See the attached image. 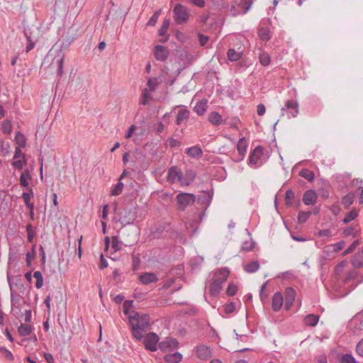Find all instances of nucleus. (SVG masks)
Listing matches in <instances>:
<instances>
[{
    "label": "nucleus",
    "mask_w": 363,
    "mask_h": 363,
    "mask_svg": "<svg viewBox=\"0 0 363 363\" xmlns=\"http://www.w3.org/2000/svg\"><path fill=\"white\" fill-rule=\"evenodd\" d=\"M230 272L226 269H222L215 273V278L210 285V293L213 296L219 294L222 289V285L225 283L229 276Z\"/></svg>",
    "instance_id": "f257e3e1"
},
{
    "label": "nucleus",
    "mask_w": 363,
    "mask_h": 363,
    "mask_svg": "<svg viewBox=\"0 0 363 363\" xmlns=\"http://www.w3.org/2000/svg\"><path fill=\"white\" fill-rule=\"evenodd\" d=\"M129 323L140 329L147 330L150 328V316L147 314L140 315L137 311H133L129 315Z\"/></svg>",
    "instance_id": "f03ea898"
},
{
    "label": "nucleus",
    "mask_w": 363,
    "mask_h": 363,
    "mask_svg": "<svg viewBox=\"0 0 363 363\" xmlns=\"http://www.w3.org/2000/svg\"><path fill=\"white\" fill-rule=\"evenodd\" d=\"M176 201L178 210L184 211L188 206L195 203L196 196L191 193L180 192L177 195Z\"/></svg>",
    "instance_id": "7ed1b4c3"
},
{
    "label": "nucleus",
    "mask_w": 363,
    "mask_h": 363,
    "mask_svg": "<svg viewBox=\"0 0 363 363\" xmlns=\"http://www.w3.org/2000/svg\"><path fill=\"white\" fill-rule=\"evenodd\" d=\"M174 20L177 24L186 23L189 18L188 9L181 4H177L173 9Z\"/></svg>",
    "instance_id": "20e7f679"
},
{
    "label": "nucleus",
    "mask_w": 363,
    "mask_h": 363,
    "mask_svg": "<svg viewBox=\"0 0 363 363\" xmlns=\"http://www.w3.org/2000/svg\"><path fill=\"white\" fill-rule=\"evenodd\" d=\"M159 336L153 332L149 333L145 336L143 344L145 348L150 351H156L157 349V343H159Z\"/></svg>",
    "instance_id": "39448f33"
},
{
    "label": "nucleus",
    "mask_w": 363,
    "mask_h": 363,
    "mask_svg": "<svg viewBox=\"0 0 363 363\" xmlns=\"http://www.w3.org/2000/svg\"><path fill=\"white\" fill-rule=\"evenodd\" d=\"M138 230L135 228L125 229L122 231L125 246H132L137 241Z\"/></svg>",
    "instance_id": "423d86ee"
},
{
    "label": "nucleus",
    "mask_w": 363,
    "mask_h": 363,
    "mask_svg": "<svg viewBox=\"0 0 363 363\" xmlns=\"http://www.w3.org/2000/svg\"><path fill=\"white\" fill-rule=\"evenodd\" d=\"M179 346V342L177 339L173 337H167L164 340L158 343V347L161 351L165 352L172 351Z\"/></svg>",
    "instance_id": "0eeeda50"
},
{
    "label": "nucleus",
    "mask_w": 363,
    "mask_h": 363,
    "mask_svg": "<svg viewBox=\"0 0 363 363\" xmlns=\"http://www.w3.org/2000/svg\"><path fill=\"white\" fill-rule=\"evenodd\" d=\"M182 170L177 166H172L167 172V179L169 183L174 184L176 182H180L182 184Z\"/></svg>",
    "instance_id": "6e6552de"
},
{
    "label": "nucleus",
    "mask_w": 363,
    "mask_h": 363,
    "mask_svg": "<svg viewBox=\"0 0 363 363\" xmlns=\"http://www.w3.org/2000/svg\"><path fill=\"white\" fill-rule=\"evenodd\" d=\"M169 54V52L167 48L160 45L155 47L154 55L157 60L162 62L165 61L167 59Z\"/></svg>",
    "instance_id": "1a4fd4ad"
},
{
    "label": "nucleus",
    "mask_w": 363,
    "mask_h": 363,
    "mask_svg": "<svg viewBox=\"0 0 363 363\" xmlns=\"http://www.w3.org/2000/svg\"><path fill=\"white\" fill-rule=\"evenodd\" d=\"M296 298V291L291 287H287L285 290V305L284 308L286 311L289 310Z\"/></svg>",
    "instance_id": "9d476101"
},
{
    "label": "nucleus",
    "mask_w": 363,
    "mask_h": 363,
    "mask_svg": "<svg viewBox=\"0 0 363 363\" xmlns=\"http://www.w3.org/2000/svg\"><path fill=\"white\" fill-rule=\"evenodd\" d=\"M213 198V194L207 191H203L201 194L198 196L197 203L203 206L202 208L206 211L209 206Z\"/></svg>",
    "instance_id": "9b49d317"
},
{
    "label": "nucleus",
    "mask_w": 363,
    "mask_h": 363,
    "mask_svg": "<svg viewBox=\"0 0 363 363\" xmlns=\"http://www.w3.org/2000/svg\"><path fill=\"white\" fill-rule=\"evenodd\" d=\"M196 172L192 169H186L185 173H182V186H189L195 179Z\"/></svg>",
    "instance_id": "f8f14e48"
},
{
    "label": "nucleus",
    "mask_w": 363,
    "mask_h": 363,
    "mask_svg": "<svg viewBox=\"0 0 363 363\" xmlns=\"http://www.w3.org/2000/svg\"><path fill=\"white\" fill-rule=\"evenodd\" d=\"M136 217L135 208H133V210H129L127 215L125 214L124 216L121 217L119 221L122 226L124 227L126 225L133 224Z\"/></svg>",
    "instance_id": "ddd939ff"
},
{
    "label": "nucleus",
    "mask_w": 363,
    "mask_h": 363,
    "mask_svg": "<svg viewBox=\"0 0 363 363\" xmlns=\"http://www.w3.org/2000/svg\"><path fill=\"white\" fill-rule=\"evenodd\" d=\"M318 196L315 191L309 189L304 192L303 202L307 206L313 205L316 202Z\"/></svg>",
    "instance_id": "4468645a"
},
{
    "label": "nucleus",
    "mask_w": 363,
    "mask_h": 363,
    "mask_svg": "<svg viewBox=\"0 0 363 363\" xmlns=\"http://www.w3.org/2000/svg\"><path fill=\"white\" fill-rule=\"evenodd\" d=\"M139 279L143 284L155 283L158 281L157 275L153 272H145L139 277Z\"/></svg>",
    "instance_id": "2eb2a0df"
},
{
    "label": "nucleus",
    "mask_w": 363,
    "mask_h": 363,
    "mask_svg": "<svg viewBox=\"0 0 363 363\" xmlns=\"http://www.w3.org/2000/svg\"><path fill=\"white\" fill-rule=\"evenodd\" d=\"M263 155V147L262 146H257L250 152L249 156L250 163L256 164L258 160L261 158Z\"/></svg>",
    "instance_id": "dca6fc26"
},
{
    "label": "nucleus",
    "mask_w": 363,
    "mask_h": 363,
    "mask_svg": "<svg viewBox=\"0 0 363 363\" xmlns=\"http://www.w3.org/2000/svg\"><path fill=\"white\" fill-rule=\"evenodd\" d=\"M283 296L280 292H276L272 297V308L274 311H278L281 309L283 305Z\"/></svg>",
    "instance_id": "f3484780"
},
{
    "label": "nucleus",
    "mask_w": 363,
    "mask_h": 363,
    "mask_svg": "<svg viewBox=\"0 0 363 363\" xmlns=\"http://www.w3.org/2000/svg\"><path fill=\"white\" fill-rule=\"evenodd\" d=\"M352 264L355 268L363 267V247L360 251L353 256L352 259Z\"/></svg>",
    "instance_id": "a211bd4d"
},
{
    "label": "nucleus",
    "mask_w": 363,
    "mask_h": 363,
    "mask_svg": "<svg viewBox=\"0 0 363 363\" xmlns=\"http://www.w3.org/2000/svg\"><path fill=\"white\" fill-rule=\"evenodd\" d=\"M197 356L201 359H207L211 357L209 348L205 345H200L196 350Z\"/></svg>",
    "instance_id": "6ab92c4d"
},
{
    "label": "nucleus",
    "mask_w": 363,
    "mask_h": 363,
    "mask_svg": "<svg viewBox=\"0 0 363 363\" xmlns=\"http://www.w3.org/2000/svg\"><path fill=\"white\" fill-rule=\"evenodd\" d=\"M190 112L186 108H182L179 111L177 119H176V123L178 125H182L184 121H186L189 117Z\"/></svg>",
    "instance_id": "aec40b11"
},
{
    "label": "nucleus",
    "mask_w": 363,
    "mask_h": 363,
    "mask_svg": "<svg viewBox=\"0 0 363 363\" xmlns=\"http://www.w3.org/2000/svg\"><path fill=\"white\" fill-rule=\"evenodd\" d=\"M182 359V355L178 352L173 354H167L164 357V361L167 363H179Z\"/></svg>",
    "instance_id": "412c9836"
},
{
    "label": "nucleus",
    "mask_w": 363,
    "mask_h": 363,
    "mask_svg": "<svg viewBox=\"0 0 363 363\" xmlns=\"http://www.w3.org/2000/svg\"><path fill=\"white\" fill-rule=\"evenodd\" d=\"M285 107L287 109L291 110L290 112L292 117H296L298 113V104L296 101L289 100L285 104Z\"/></svg>",
    "instance_id": "4be33fe9"
},
{
    "label": "nucleus",
    "mask_w": 363,
    "mask_h": 363,
    "mask_svg": "<svg viewBox=\"0 0 363 363\" xmlns=\"http://www.w3.org/2000/svg\"><path fill=\"white\" fill-rule=\"evenodd\" d=\"M186 154L194 158H199L203 155V151L199 146H193L186 149Z\"/></svg>",
    "instance_id": "5701e85b"
},
{
    "label": "nucleus",
    "mask_w": 363,
    "mask_h": 363,
    "mask_svg": "<svg viewBox=\"0 0 363 363\" xmlns=\"http://www.w3.org/2000/svg\"><path fill=\"white\" fill-rule=\"evenodd\" d=\"M319 320V315L315 314H308L304 318V323L306 325L310 327L315 326Z\"/></svg>",
    "instance_id": "b1692460"
},
{
    "label": "nucleus",
    "mask_w": 363,
    "mask_h": 363,
    "mask_svg": "<svg viewBox=\"0 0 363 363\" xmlns=\"http://www.w3.org/2000/svg\"><path fill=\"white\" fill-rule=\"evenodd\" d=\"M207 108V101H198L194 108V111L199 116L204 114Z\"/></svg>",
    "instance_id": "393cba45"
},
{
    "label": "nucleus",
    "mask_w": 363,
    "mask_h": 363,
    "mask_svg": "<svg viewBox=\"0 0 363 363\" xmlns=\"http://www.w3.org/2000/svg\"><path fill=\"white\" fill-rule=\"evenodd\" d=\"M247 145L245 142V138H242L239 140L238 145H237V149L239 152V154L242 156L240 160H242L243 157L245 155V153L247 152Z\"/></svg>",
    "instance_id": "a878e982"
},
{
    "label": "nucleus",
    "mask_w": 363,
    "mask_h": 363,
    "mask_svg": "<svg viewBox=\"0 0 363 363\" xmlns=\"http://www.w3.org/2000/svg\"><path fill=\"white\" fill-rule=\"evenodd\" d=\"M31 196H33V191L32 189H29V192H23L22 194L26 206L28 208H34L33 203L30 202Z\"/></svg>",
    "instance_id": "bb28decb"
},
{
    "label": "nucleus",
    "mask_w": 363,
    "mask_h": 363,
    "mask_svg": "<svg viewBox=\"0 0 363 363\" xmlns=\"http://www.w3.org/2000/svg\"><path fill=\"white\" fill-rule=\"evenodd\" d=\"M31 179V175L28 169H25L20 177V184L23 187H27L29 184L28 180Z\"/></svg>",
    "instance_id": "cd10ccee"
},
{
    "label": "nucleus",
    "mask_w": 363,
    "mask_h": 363,
    "mask_svg": "<svg viewBox=\"0 0 363 363\" xmlns=\"http://www.w3.org/2000/svg\"><path fill=\"white\" fill-rule=\"evenodd\" d=\"M235 3L238 7H240L245 13L250 10L252 1L251 0H235Z\"/></svg>",
    "instance_id": "c85d7f7f"
},
{
    "label": "nucleus",
    "mask_w": 363,
    "mask_h": 363,
    "mask_svg": "<svg viewBox=\"0 0 363 363\" xmlns=\"http://www.w3.org/2000/svg\"><path fill=\"white\" fill-rule=\"evenodd\" d=\"M32 329L33 328L30 325L21 324L18 328V332L21 336H27L32 333Z\"/></svg>",
    "instance_id": "c756f323"
},
{
    "label": "nucleus",
    "mask_w": 363,
    "mask_h": 363,
    "mask_svg": "<svg viewBox=\"0 0 363 363\" xmlns=\"http://www.w3.org/2000/svg\"><path fill=\"white\" fill-rule=\"evenodd\" d=\"M228 57L230 61H238L242 57V52L235 51V49H229L228 50Z\"/></svg>",
    "instance_id": "7c9ffc66"
},
{
    "label": "nucleus",
    "mask_w": 363,
    "mask_h": 363,
    "mask_svg": "<svg viewBox=\"0 0 363 363\" xmlns=\"http://www.w3.org/2000/svg\"><path fill=\"white\" fill-rule=\"evenodd\" d=\"M209 121L214 125L221 123V116L218 112H211L208 117Z\"/></svg>",
    "instance_id": "2f4dec72"
},
{
    "label": "nucleus",
    "mask_w": 363,
    "mask_h": 363,
    "mask_svg": "<svg viewBox=\"0 0 363 363\" xmlns=\"http://www.w3.org/2000/svg\"><path fill=\"white\" fill-rule=\"evenodd\" d=\"M170 25V18H165L162 23V26L158 30V35L160 36L164 37L166 35L167 32L169 28Z\"/></svg>",
    "instance_id": "473e14b6"
},
{
    "label": "nucleus",
    "mask_w": 363,
    "mask_h": 363,
    "mask_svg": "<svg viewBox=\"0 0 363 363\" xmlns=\"http://www.w3.org/2000/svg\"><path fill=\"white\" fill-rule=\"evenodd\" d=\"M358 216V211L356 208H352L350 211L345 214L342 221L344 223H348L353 220Z\"/></svg>",
    "instance_id": "72a5a7b5"
},
{
    "label": "nucleus",
    "mask_w": 363,
    "mask_h": 363,
    "mask_svg": "<svg viewBox=\"0 0 363 363\" xmlns=\"http://www.w3.org/2000/svg\"><path fill=\"white\" fill-rule=\"evenodd\" d=\"M299 175L309 182H312L315 177L314 172L308 169H302L300 171Z\"/></svg>",
    "instance_id": "f704fd0d"
},
{
    "label": "nucleus",
    "mask_w": 363,
    "mask_h": 363,
    "mask_svg": "<svg viewBox=\"0 0 363 363\" xmlns=\"http://www.w3.org/2000/svg\"><path fill=\"white\" fill-rule=\"evenodd\" d=\"M245 270L249 273H254L259 268L258 261H252L250 263L245 266Z\"/></svg>",
    "instance_id": "c9c22d12"
},
{
    "label": "nucleus",
    "mask_w": 363,
    "mask_h": 363,
    "mask_svg": "<svg viewBox=\"0 0 363 363\" xmlns=\"http://www.w3.org/2000/svg\"><path fill=\"white\" fill-rule=\"evenodd\" d=\"M295 198V194L291 189L286 191L285 194V203L287 206H291Z\"/></svg>",
    "instance_id": "e433bc0d"
},
{
    "label": "nucleus",
    "mask_w": 363,
    "mask_h": 363,
    "mask_svg": "<svg viewBox=\"0 0 363 363\" xmlns=\"http://www.w3.org/2000/svg\"><path fill=\"white\" fill-rule=\"evenodd\" d=\"M123 183L121 181H119L116 184H115L111 189V193L113 196H118L121 194L123 189Z\"/></svg>",
    "instance_id": "4c0bfd02"
},
{
    "label": "nucleus",
    "mask_w": 363,
    "mask_h": 363,
    "mask_svg": "<svg viewBox=\"0 0 363 363\" xmlns=\"http://www.w3.org/2000/svg\"><path fill=\"white\" fill-rule=\"evenodd\" d=\"M16 143L19 147H24L26 144V140L23 134L21 132H17L15 137Z\"/></svg>",
    "instance_id": "58836bf2"
},
{
    "label": "nucleus",
    "mask_w": 363,
    "mask_h": 363,
    "mask_svg": "<svg viewBox=\"0 0 363 363\" xmlns=\"http://www.w3.org/2000/svg\"><path fill=\"white\" fill-rule=\"evenodd\" d=\"M343 234L345 236H349V235H353L354 237L357 236L358 230L357 229V226L355 225H350L348 228H346L343 230Z\"/></svg>",
    "instance_id": "ea45409f"
},
{
    "label": "nucleus",
    "mask_w": 363,
    "mask_h": 363,
    "mask_svg": "<svg viewBox=\"0 0 363 363\" xmlns=\"http://www.w3.org/2000/svg\"><path fill=\"white\" fill-rule=\"evenodd\" d=\"M311 211H299L298 215V223H304L311 215Z\"/></svg>",
    "instance_id": "a19ab883"
},
{
    "label": "nucleus",
    "mask_w": 363,
    "mask_h": 363,
    "mask_svg": "<svg viewBox=\"0 0 363 363\" xmlns=\"http://www.w3.org/2000/svg\"><path fill=\"white\" fill-rule=\"evenodd\" d=\"M33 277L36 279L35 286L37 289H40L43 284V277L40 271H35L33 274Z\"/></svg>",
    "instance_id": "79ce46f5"
},
{
    "label": "nucleus",
    "mask_w": 363,
    "mask_h": 363,
    "mask_svg": "<svg viewBox=\"0 0 363 363\" xmlns=\"http://www.w3.org/2000/svg\"><path fill=\"white\" fill-rule=\"evenodd\" d=\"M161 13H162V10L161 9H159V10L156 11L153 13V15L150 17L149 21H147V26H155L156 24V23H157V21L158 20V18L160 16Z\"/></svg>",
    "instance_id": "37998d69"
},
{
    "label": "nucleus",
    "mask_w": 363,
    "mask_h": 363,
    "mask_svg": "<svg viewBox=\"0 0 363 363\" xmlns=\"http://www.w3.org/2000/svg\"><path fill=\"white\" fill-rule=\"evenodd\" d=\"M123 244V241H120L117 236H113L111 239V247L115 252L121 250V245Z\"/></svg>",
    "instance_id": "c03bdc74"
},
{
    "label": "nucleus",
    "mask_w": 363,
    "mask_h": 363,
    "mask_svg": "<svg viewBox=\"0 0 363 363\" xmlns=\"http://www.w3.org/2000/svg\"><path fill=\"white\" fill-rule=\"evenodd\" d=\"M340 363H358L351 354H344L340 360Z\"/></svg>",
    "instance_id": "a18cd8bd"
},
{
    "label": "nucleus",
    "mask_w": 363,
    "mask_h": 363,
    "mask_svg": "<svg viewBox=\"0 0 363 363\" xmlns=\"http://www.w3.org/2000/svg\"><path fill=\"white\" fill-rule=\"evenodd\" d=\"M130 328L133 337L138 340H141L142 338L143 337L142 332H143L144 330H140V328L134 326L133 324L130 325Z\"/></svg>",
    "instance_id": "49530a36"
},
{
    "label": "nucleus",
    "mask_w": 363,
    "mask_h": 363,
    "mask_svg": "<svg viewBox=\"0 0 363 363\" xmlns=\"http://www.w3.org/2000/svg\"><path fill=\"white\" fill-rule=\"evenodd\" d=\"M7 279H8V282H9L10 290L11 291V303H12V306H13V305H15V304H16V303H18L19 302L21 296L19 295H17L16 296H13V294L12 284L11 282V279H10L9 275L7 276Z\"/></svg>",
    "instance_id": "de8ad7c7"
},
{
    "label": "nucleus",
    "mask_w": 363,
    "mask_h": 363,
    "mask_svg": "<svg viewBox=\"0 0 363 363\" xmlns=\"http://www.w3.org/2000/svg\"><path fill=\"white\" fill-rule=\"evenodd\" d=\"M26 232L28 242H32L34 237L35 236V232L33 225L30 223L26 225Z\"/></svg>",
    "instance_id": "09e8293b"
},
{
    "label": "nucleus",
    "mask_w": 363,
    "mask_h": 363,
    "mask_svg": "<svg viewBox=\"0 0 363 363\" xmlns=\"http://www.w3.org/2000/svg\"><path fill=\"white\" fill-rule=\"evenodd\" d=\"M258 35L259 38L264 41H267L271 37L269 30L264 28L259 29Z\"/></svg>",
    "instance_id": "8fccbe9b"
},
{
    "label": "nucleus",
    "mask_w": 363,
    "mask_h": 363,
    "mask_svg": "<svg viewBox=\"0 0 363 363\" xmlns=\"http://www.w3.org/2000/svg\"><path fill=\"white\" fill-rule=\"evenodd\" d=\"M353 200H354V196L352 194H348L342 198V203L346 208H347L353 203Z\"/></svg>",
    "instance_id": "3c124183"
},
{
    "label": "nucleus",
    "mask_w": 363,
    "mask_h": 363,
    "mask_svg": "<svg viewBox=\"0 0 363 363\" xmlns=\"http://www.w3.org/2000/svg\"><path fill=\"white\" fill-rule=\"evenodd\" d=\"M259 62L264 66H267L270 64L271 59L268 54L262 53L259 55Z\"/></svg>",
    "instance_id": "603ef678"
},
{
    "label": "nucleus",
    "mask_w": 363,
    "mask_h": 363,
    "mask_svg": "<svg viewBox=\"0 0 363 363\" xmlns=\"http://www.w3.org/2000/svg\"><path fill=\"white\" fill-rule=\"evenodd\" d=\"M359 245V241L358 240H354L343 252V255H347L352 253L357 247Z\"/></svg>",
    "instance_id": "864d4df0"
},
{
    "label": "nucleus",
    "mask_w": 363,
    "mask_h": 363,
    "mask_svg": "<svg viewBox=\"0 0 363 363\" xmlns=\"http://www.w3.org/2000/svg\"><path fill=\"white\" fill-rule=\"evenodd\" d=\"M35 246L33 245L32 247V254L30 252H28L26 256V261L28 267L30 266L31 261L35 257Z\"/></svg>",
    "instance_id": "5fc2aeb1"
},
{
    "label": "nucleus",
    "mask_w": 363,
    "mask_h": 363,
    "mask_svg": "<svg viewBox=\"0 0 363 363\" xmlns=\"http://www.w3.org/2000/svg\"><path fill=\"white\" fill-rule=\"evenodd\" d=\"M1 128L5 134H10L12 130L11 124L9 121H4L2 123Z\"/></svg>",
    "instance_id": "6e6d98bb"
},
{
    "label": "nucleus",
    "mask_w": 363,
    "mask_h": 363,
    "mask_svg": "<svg viewBox=\"0 0 363 363\" xmlns=\"http://www.w3.org/2000/svg\"><path fill=\"white\" fill-rule=\"evenodd\" d=\"M237 291H238L237 286H235L233 283H230V284H229V285L227 288L226 293L228 296H233L237 293Z\"/></svg>",
    "instance_id": "4d7b16f0"
},
{
    "label": "nucleus",
    "mask_w": 363,
    "mask_h": 363,
    "mask_svg": "<svg viewBox=\"0 0 363 363\" xmlns=\"http://www.w3.org/2000/svg\"><path fill=\"white\" fill-rule=\"evenodd\" d=\"M158 84L157 78H149L147 80V86L151 91H155Z\"/></svg>",
    "instance_id": "13d9d810"
},
{
    "label": "nucleus",
    "mask_w": 363,
    "mask_h": 363,
    "mask_svg": "<svg viewBox=\"0 0 363 363\" xmlns=\"http://www.w3.org/2000/svg\"><path fill=\"white\" fill-rule=\"evenodd\" d=\"M357 272L355 270H352L348 272L347 275L345 277V282H349L352 280H354L356 279L357 276Z\"/></svg>",
    "instance_id": "bf43d9fd"
},
{
    "label": "nucleus",
    "mask_w": 363,
    "mask_h": 363,
    "mask_svg": "<svg viewBox=\"0 0 363 363\" xmlns=\"http://www.w3.org/2000/svg\"><path fill=\"white\" fill-rule=\"evenodd\" d=\"M255 247V242H245L242 246V250L243 251H251L253 250Z\"/></svg>",
    "instance_id": "052dcab7"
},
{
    "label": "nucleus",
    "mask_w": 363,
    "mask_h": 363,
    "mask_svg": "<svg viewBox=\"0 0 363 363\" xmlns=\"http://www.w3.org/2000/svg\"><path fill=\"white\" fill-rule=\"evenodd\" d=\"M345 245V242L343 240H341L333 245V250L336 252H338L344 248Z\"/></svg>",
    "instance_id": "680f3d73"
},
{
    "label": "nucleus",
    "mask_w": 363,
    "mask_h": 363,
    "mask_svg": "<svg viewBox=\"0 0 363 363\" xmlns=\"http://www.w3.org/2000/svg\"><path fill=\"white\" fill-rule=\"evenodd\" d=\"M149 97L150 94H148L147 89L145 88L143 90L142 99L140 101V104L143 105H146L147 101V100Z\"/></svg>",
    "instance_id": "e2e57ef3"
},
{
    "label": "nucleus",
    "mask_w": 363,
    "mask_h": 363,
    "mask_svg": "<svg viewBox=\"0 0 363 363\" xmlns=\"http://www.w3.org/2000/svg\"><path fill=\"white\" fill-rule=\"evenodd\" d=\"M24 33H25V35H26L28 41L29 42V44L26 46V52H28L30 50L33 49L34 43L31 42L30 37L28 35V31L25 30Z\"/></svg>",
    "instance_id": "0e129e2a"
},
{
    "label": "nucleus",
    "mask_w": 363,
    "mask_h": 363,
    "mask_svg": "<svg viewBox=\"0 0 363 363\" xmlns=\"http://www.w3.org/2000/svg\"><path fill=\"white\" fill-rule=\"evenodd\" d=\"M235 310V305L234 302H230L225 306V312L226 313H231Z\"/></svg>",
    "instance_id": "69168bd1"
},
{
    "label": "nucleus",
    "mask_w": 363,
    "mask_h": 363,
    "mask_svg": "<svg viewBox=\"0 0 363 363\" xmlns=\"http://www.w3.org/2000/svg\"><path fill=\"white\" fill-rule=\"evenodd\" d=\"M357 353L363 357V339H362L356 346Z\"/></svg>",
    "instance_id": "338daca9"
},
{
    "label": "nucleus",
    "mask_w": 363,
    "mask_h": 363,
    "mask_svg": "<svg viewBox=\"0 0 363 363\" xmlns=\"http://www.w3.org/2000/svg\"><path fill=\"white\" fill-rule=\"evenodd\" d=\"M198 37H199V40L200 45L201 46H204L208 40V37L206 35H204L201 33H199Z\"/></svg>",
    "instance_id": "774afa93"
}]
</instances>
